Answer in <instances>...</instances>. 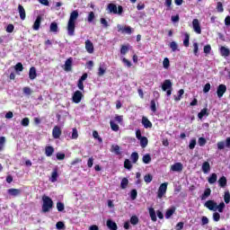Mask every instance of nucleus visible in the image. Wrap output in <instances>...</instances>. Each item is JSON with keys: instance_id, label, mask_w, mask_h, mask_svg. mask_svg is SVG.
Here are the masks:
<instances>
[{"instance_id": "nucleus-1", "label": "nucleus", "mask_w": 230, "mask_h": 230, "mask_svg": "<svg viewBox=\"0 0 230 230\" xmlns=\"http://www.w3.org/2000/svg\"><path fill=\"white\" fill-rule=\"evenodd\" d=\"M76 19H78V11L75 10L70 13V17L67 22L66 30L70 37L75 35V28H76Z\"/></svg>"}, {"instance_id": "nucleus-2", "label": "nucleus", "mask_w": 230, "mask_h": 230, "mask_svg": "<svg viewBox=\"0 0 230 230\" xmlns=\"http://www.w3.org/2000/svg\"><path fill=\"white\" fill-rule=\"evenodd\" d=\"M205 208H208L209 211H218V213H224L226 208V203L221 202L219 205L213 199H209L205 202Z\"/></svg>"}, {"instance_id": "nucleus-3", "label": "nucleus", "mask_w": 230, "mask_h": 230, "mask_svg": "<svg viewBox=\"0 0 230 230\" xmlns=\"http://www.w3.org/2000/svg\"><path fill=\"white\" fill-rule=\"evenodd\" d=\"M42 200V213H49V211L53 209V199L49 196H43Z\"/></svg>"}, {"instance_id": "nucleus-4", "label": "nucleus", "mask_w": 230, "mask_h": 230, "mask_svg": "<svg viewBox=\"0 0 230 230\" xmlns=\"http://www.w3.org/2000/svg\"><path fill=\"white\" fill-rule=\"evenodd\" d=\"M172 84L170 79H166L164 81L162 84V90L164 92H166L167 96H172Z\"/></svg>"}, {"instance_id": "nucleus-5", "label": "nucleus", "mask_w": 230, "mask_h": 230, "mask_svg": "<svg viewBox=\"0 0 230 230\" xmlns=\"http://www.w3.org/2000/svg\"><path fill=\"white\" fill-rule=\"evenodd\" d=\"M166 190H168V182H164L160 185L157 191L158 199H163L166 195Z\"/></svg>"}, {"instance_id": "nucleus-6", "label": "nucleus", "mask_w": 230, "mask_h": 230, "mask_svg": "<svg viewBox=\"0 0 230 230\" xmlns=\"http://www.w3.org/2000/svg\"><path fill=\"white\" fill-rule=\"evenodd\" d=\"M82 98H84V93L80 91H75L72 96V101L74 103H80L82 102Z\"/></svg>"}, {"instance_id": "nucleus-7", "label": "nucleus", "mask_w": 230, "mask_h": 230, "mask_svg": "<svg viewBox=\"0 0 230 230\" xmlns=\"http://www.w3.org/2000/svg\"><path fill=\"white\" fill-rule=\"evenodd\" d=\"M64 71L66 73H69L70 71H73V58H68L64 65Z\"/></svg>"}, {"instance_id": "nucleus-8", "label": "nucleus", "mask_w": 230, "mask_h": 230, "mask_svg": "<svg viewBox=\"0 0 230 230\" xmlns=\"http://www.w3.org/2000/svg\"><path fill=\"white\" fill-rule=\"evenodd\" d=\"M192 28L198 35H200L202 33V29L200 28V22H199V19H194L192 21Z\"/></svg>"}, {"instance_id": "nucleus-9", "label": "nucleus", "mask_w": 230, "mask_h": 230, "mask_svg": "<svg viewBox=\"0 0 230 230\" xmlns=\"http://www.w3.org/2000/svg\"><path fill=\"white\" fill-rule=\"evenodd\" d=\"M118 31H122V33H128V35H132V28L130 26L123 27L120 24L117 25Z\"/></svg>"}, {"instance_id": "nucleus-10", "label": "nucleus", "mask_w": 230, "mask_h": 230, "mask_svg": "<svg viewBox=\"0 0 230 230\" xmlns=\"http://www.w3.org/2000/svg\"><path fill=\"white\" fill-rule=\"evenodd\" d=\"M226 91H227V86H226V84H219L217 86V94L219 98H222V96L226 94Z\"/></svg>"}, {"instance_id": "nucleus-11", "label": "nucleus", "mask_w": 230, "mask_h": 230, "mask_svg": "<svg viewBox=\"0 0 230 230\" xmlns=\"http://www.w3.org/2000/svg\"><path fill=\"white\" fill-rule=\"evenodd\" d=\"M52 136L54 139L60 138V136H62V129H60V127L55 126L52 129Z\"/></svg>"}, {"instance_id": "nucleus-12", "label": "nucleus", "mask_w": 230, "mask_h": 230, "mask_svg": "<svg viewBox=\"0 0 230 230\" xmlns=\"http://www.w3.org/2000/svg\"><path fill=\"white\" fill-rule=\"evenodd\" d=\"M41 22H42V16L38 15L33 25H32V29L34 30V31H39V30H40Z\"/></svg>"}, {"instance_id": "nucleus-13", "label": "nucleus", "mask_w": 230, "mask_h": 230, "mask_svg": "<svg viewBox=\"0 0 230 230\" xmlns=\"http://www.w3.org/2000/svg\"><path fill=\"white\" fill-rule=\"evenodd\" d=\"M85 49L87 53H94V45L93 44V41H91L90 40H85Z\"/></svg>"}, {"instance_id": "nucleus-14", "label": "nucleus", "mask_w": 230, "mask_h": 230, "mask_svg": "<svg viewBox=\"0 0 230 230\" xmlns=\"http://www.w3.org/2000/svg\"><path fill=\"white\" fill-rule=\"evenodd\" d=\"M18 13L20 15V19L22 21H24L26 19V10L24 9V6L19 4L18 5Z\"/></svg>"}, {"instance_id": "nucleus-15", "label": "nucleus", "mask_w": 230, "mask_h": 230, "mask_svg": "<svg viewBox=\"0 0 230 230\" xmlns=\"http://www.w3.org/2000/svg\"><path fill=\"white\" fill-rule=\"evenodd\" d=\"M106 226L110 230H118V225L116 222L112 221V219H108L106 222Z\"/></svg>"}, {"instance_id": "nucleus-16", "label": "nucleus", "mask_w": 230, "mask_h": 230, "mask_svg": "<svg viewBox=\"0 0 230 230\" xmlns=\"http://www.w3.org/2000/svg\"><path fill=\"white\" fill-rule=\"evenodd\" d=\"M22 190L21 189H9L7 190V193L11 195L12 197H19L21 195Z\"/></svg>"}, {"instance_id": "nucleus-17", "label": "nucleus", "mask_w": 230, "mask_h": 230, "mask_svg": "<svg viewBox=\"0 0 230 230\" xmlns=\"http://www.w3.org/2000/svg\"><path fill=\"white\" fill-rule=\"evenodd\" d=\"M184 166L181 163H175L171 166L172 172H182Z\"/></svg>"}, {"instance_id": "nucleus-18", "label": "nucleus", "mask_w": 230, "mask_h": 230, "mask_svg": "<svg viewBox=\"0 0 230 230\" xmlns=\"http://www.w3.org/2000/svg\"><path fill=\"white\" fill-rule=\"evenodd\" d=\"M142 125L144 128H152V121L146 117H142Z\"/></svg>"}, {"instance_id": "nucleus-19", "label": "nucleus", "mask_w": 230, "mask_h": 230, "mask_svg": "<svg viewBox=\"0 0 230 230\" xmlns=\"http://www.w3.org/2000/svg\"><path fill=\"white\" fill-rule=\"evenodd\" d=\"M29 78L30 80H35L37 78V69L35 68V66L30 68Z\"/></svg>"}, {"instance_id": "nucleus-20", "label": "nucleus", "mask_w": 230, "mask_h": 230, "mask_svg": "<svg viewBox=\"0 0 230 230\" xmlns=\"http://www.w3.org/2000/svg\"><path fill=\"white\" fill-rule=\"evenodd\" d=\"M53 154H55V148L51 146H47L45 147V155H47V157H51Z\"/></svg>"}, {"instance_id": "nucleus-21", "label": "nucleus", "mask_w": 230, "mask_h": 230, "mask_svg": "<svg viewBox=\"0 0 230 230\" xmlns=\"http://www.w3.org/2000/svg\"><path fill=\"white\" fill-rule=\"evenodd\" d=\"M108 10L110 13H118V6L114 4H109Z\"/></svg>"}, {"instance_id": "nucleus-22", "label": "nucleus", "mask_w": 230, "mask_h": 230, "mask_svg": "<svg viewBox=\"0 0 230 230\" xmlns=\"http://www.w3.org/2000/svg\"><path fill=\"white\" fill-rule=\"evenodd\" d=\"M149 216L152 222H157V216L155 215V209H154V208H149Z\"/></svg>"}, {"instance_id": "nucleus-23", "label": "nucleus", "mask_w": 230, "mask_h": 230, "mask_svg": "<svg viewBox=\"0 0 230 230\" xmlns=\"http://www.w3.org/2000/svg\"><path fill=\"white\" fill-rule=\"evenodd\" d=\"M210 170H211V165L209 164V162H204L202 164V172L204 173H208L209 172Z\"/></svg>"}, {"instance_id": "nucleus-24", "label": "nucleus", "mask_w": 230, "mask_h": 230, "mask_svg": "<svg viewBox=\"0 0 230 230\" xmlns=\"http://www.w3.org/2000/svg\"><path fill=\"white\" fill-rule=\"evenodd\" d=\"M111 152H113L114 154H116V155H121L120 147L118 145H112Z\"/></svg>"}, {"instance_id": "nucleus-25", "label": "nucleus", "mask_w": 230, "mask_h": 230, "mask_svg": "<svg viewBox=\"0 0 230 230\" xmlns=\"http://www.w3.org/2000/svg\"><path fill=\"white\" fill-rule=\"evenodd\" d=\"M138 140L140 141V146L142 148H146V146H148V138L146 137H142Z\"/></svg>"}, {"instance_id": "nucleus-26", "label": "nucleus", "mask_w": 230, "mask_h": 230, "mask_svg": "<svg viewBox=\"0 0 230 230\" xmlns=\"http://www.w3.org/2000/svg\"><path fill=\"white\" fill-rule=\"evenodd\" d=\"M218 184L220 188H226V186H227V178H226V176L219 178Z\"/></svg>"}, {"instance_id": "nucleus-27", "label": "nucleus", "mask_w": 230, "mask_h": 230, "mask_svg": "<svg viewBox=\"0 0 230 230\" xmlns=\"http://www.w3.org/2000/svg\"><path fill=\"white\" fill-rule=\"evenodd\" d=\"M142 161H143L144 164H150V163H152V156H150V154H146L142 157Z\"/></svg>"}, {"instance_id": "nucleus-28", "label": "nucleus", "mask_w": 230, "mask_h": 230, "mask_svg": "<svg viewBox=\"0 0 230 230\" xmlns=\"http://www.w3.org/2000/svg\"><path fill=\"white\" fill-rule=\"evenodd\" d=\"M220 54H221V57H229L230 50H229V49H227L226 47H221L220 48Z\"/></svg>"}, {"instance_id": "nucleus-29", "label": "nucleus", "mask_w": 230, "mask_h": 230, "mask_svg": "<svg viewBox=\"0 0 230 230\" xmlns=\"http://www.w3.org/2000/svg\"><path fill=\"white\" fill-rule=\"evenodd\" d=\"M211 196V189L207 188L203 194L201 195V200H206V199H208V197Z\"/></svg>"}, {"instance_id": "nucleus-30", "label": "nucleus", "mask_w": 230, "mask_h": 230, "mask_svg": "<svg viewBox=\"0 0 230 230\" xmlns=\"http://www.w3.org/2000/svg\"><path fill=\"white\" fill-rule=\"evenodd\" d=\"M58 179V171L57 169H54L51 173L50 181L51 182H57Z\"/></svg>"}, {"instance_id": "nucleus-31", "label": "nucleus", "mask_w": 230, "mask_h": 230, "mask_svg": "<svg viewBox=\"0 0 230 230\" xmlns=\"http://www.w3.org/2000/svg\"><path fill=\"white\" fill-rule=\"evenodd\" d=\"M204 116H209V113L208 112V108H204L200 111L199 113H198L199 119H202Z\"/></svg>"}, {"instance_id": "nucleus-32", "label": "nucleus", "mask_w": 230, "mask_h": 230, "mask_svg": "<svg viewBox=\"0 0 230 230\" xmlns=\"http://www.w3.org/2000/svg\"><path fill=\"white\" fill-rule=\"evenodd\" d=\"M50 31L52 33H58V24L57 22H53L50 23Z\"/></svg>"}, {"instance_id": "nucleus-33", "label": "nucleus", "mask_w": 230, "mask_h": 230, "mask_svg": "<svg viewBox=\"0 0 230 230\" xmlns=\"http://www.w3.org/2000/svg\"><path fill=\"white\" fill-rule=\"evenodd\" d=\"M130 49V45H122L120 48V55H126L128 53V50Z\"/></svg>"}, {"instance_id": "nucleus-34", "label": "nucleus", "mask_w": 230, "mask_h": 230, "mask_svg": "<svg viewBox=\"0 0 230 230\" xmlns=\"http://www.w3.org/2000/svg\"><path fill=\"white\" fill-rule=\"evenodd\" d=\"M184 37L183 46H185V48H190V33L185 32Z\"/></svg>"}, {"instance_id": "nucleus-35", "label": "nucleus", "mask_w": 230, "mask_h": 230, "mask_svg": "<svg viewBox=\"0 0 230 230\" xmlns=\"http://www.w3.org/2000/svg\"><path fill=\"white\" fill-rule=\"evenodd\" d=\"M110 127L113 132H118L119 130V126L114 122V120L110 121Z\"/></svg>"}, {"instance_id": "nucleus-36", "label": "nucleus", "mask_w": 230, "mask_h": 230, "mask_svg": "<svg viewBox=\"0 0 230 230\" xmlns=\"http://www.w3.org/2000/svg\"><path fill=\"white\" fill-rule=\"evenodd\" d=\"M127 186H128V179L123 178L120 181L121 190H127Z\"/></svg>"}, {"instance_id": "nucleus-37", "label": "nucleus", "mask_w": 230, "mask_h": 230, "mask_svg": "<svg viewBox=\"0 0 230 230\" xmlns=\"http://www.w3.org/2000/svg\"><path fill=\"white\" fill-rule=\"evenodd\" d=\"M217 179H218L217 173H212L208 179V181L209 182V184H215V182H217Z\"/></svg>"}, {"instance_id": "nucleus-38", "label": "nucleus", "mask_w": 230, "mask_h": 230, "mask_svg": "<svg viewBox=\"0 0 230 230\" xmlns=\"http://www.w3.org/2000/svg\"><path fill=\"white\" fill-rule=\"evenodd\" d=\"M131 161L134 164H136V163H137V161H139V154H137V152H133L131 154Z\"/></svg>"}, {"instance_id": "nucleus-39", "label": "nucleus", "mask_w": 230, "mask_h": 230, "mask_svg": "<svg viewBox=\"0 0 230 230\" xmlns=\"http://www.w3.org/2000/svg\"><path fill=\"white\" fill-rule=\"evenodd\" d=\"M144 181H145V182H146V184H150V182H152V181H154V176H152V174H150V173L146 174L144 176Z\"/></svg>"}, {"instance_id": "nucleus-40", "label": "nucleus", "mask_w": 230, "mask_h": 230, "mask_svg": "<svg viewBox=\"0 0 230 230\" xmlns=\"http://www.w3.org/2000/svg\"><path fill=\"white\" fill-rule=\"evenodd\" d=\"M130 199L131 200H136L137 199V190L133 189L130 190Z\"/></svg>"}, {"instance_id": "nucleus-41", "label": "nucleus", "mask_w": 230, "mask_h": 230, "mask_svg": "<svg viewBox=\"0 0 230 230\" xmlns=\"http://www.w3.org/2000/svg\"><path fill=\"white\" fill-rule=\"evenodd\" d=\"M6 143V137H0V152H3L4 149V144Z\"/></svg>"}, {"instance_id": "nucleus-42", "label": "nucleus", "mask_w": 230, "mask_h": 230, "mask_svg": "<svg viewBox=\"0 0 230 230\" xmlns=\"http://www.w3.org/2000/svg\"><path fill=\"white\" fill-rule=\"evenodd\" d=\"M124 168H126V170H132V163L130 162V160L126 159L124 161Z\"/></svg>"}, {"instance_id": "nucleus-43", "label": "nucleus", "mask_w": 230, "mask_h": 230, "mask_svg": "<svg viewBox=\"0 0 230 230\" xmlns=\"http://www.w3.org/2000/svg\"><path fill=\"white\" fill-rule=\"evenodd\" d=\"M173 213H175V208L168 209L165 213V218H171Z\"/></svg>"}, {"instance_id": "nucleus-44", "label": "nucleus", "mask_w": 230, "mask_h": 230, "mask_svg": "<svg viewBox=\"0 0 230 230\" xmlns=\"http://www.w3.org/2000/svg\"><path fill=\"white\" fill-rule=\"evenodd\" d=\"M93 137H94V139H97L99 143H103V139L102 138V137H100V135L98 134V131L94 130L93 132Z\"/></svg>"}, {"instance_id": "nucleus-45", "label": "nucleus", "mask_w": 230, "mask_h": 230, "mask_svg": "<svg viewBox=\"0 0 230 230\" xmlns=\"http://www.w3.org/2000/svg\"><path fill=\"white\" fill-rule=\"evenodd\" d=\"M130 223L132 226H137V224H139V218L137 216H132L130 218Z\"/></svg>"}, {"instance_id": "nucleus-46", "label": "nucleus", "mask_w": 230, "mask_h": 230, "mask_svg": "<svg viewBox=\"0 0 230 230\" xmlns=\"http://www.w3.org/2000/svg\"><path fill=\"white\" fill-rule=\"evenodd\" d=\"M22 127H29L30 126V119L28 117L24 118L21 121Z\"/></svg>"}, {"instance_id": "nucleus-47", "label": "nucleus", "mask_w": 230, "mask_h": 230, "mask_svg": "<svg viewBox=\"0 0 230 230\" xmlns=\"http://www.w3.org/2000/svg\"><path fill=\"white\" fill-rule=\"evenodd\" d=\"M57 209H58V211L62 212V211H64V209H66V206L64 205L63 202L58 201L57 203Z\"/></svg>"}, {"instance_id": "nucleus-48", "label": "nucleus", "mask_w": 230, "mask_h": 230, "mask_svg": "<svg viewBox=\"0 0 230 230\" xmlns=\"http://www.w3.org/2000/svg\"><path fill=\"white\" fill-rule=\"evenodd\" d=\"M14 69H15V71L22 72V71H24V66H22V63H17L14 66Z\"/></svg>"}, {"instance_id": "nucleus-49", "label": "nucleus", "mask_w": 230, "mask_h": 230, "mask_svg": "<svg viewBox=\"0 0 230 230\" xmlns=\"http://www.w3.org/2000/svg\"><path fill=\"white\" fill-rule=\"evenodd\" d=\"M72 139H78V129L76 128H74L72 129Z\"/></svg>"}, {"instance_id": "nucleus-50", "label": "nucleus", "mask_w": 230, "mask_h": 230, "mask_svg": "<svg viewBox=\"0 0 230 230\" xmlns=\"http://www.w3.org/2000/svg\"><path fill=\"white\" fill-rule=\"evenodd\" d=\"M198 143H199V146H206V143H208V141L206 140V138L205 137H199V139H198Z\"/></svg>"}, {"instance_id": "nucleus-51", "label": "nucleus", "mask_w": 230, "mask_h": 230, "mask_svg": "<svg viewBox=\"0 0 230 230\" xmlns=\"http://www.w3.org/2000/svg\"><path fill=\"white\" fill-rule=\"evenodd\" d=\"M196 145H197V139L192 138L189 145L190 150H193V148H195Z\"/></svg>"}, {"instance_id": "nucleus-52", "label": "nucleus", "mask_w": 230, "mask_h": 230, "mask_svg": "<svg viewBox=\"0 0 230 230\" xmlns=\"http://www.w3.org/2000/svg\"><path fill=\"white\" fill-rule=\"evenodd\" d=\"M224 200H225L226 204H229V202H230V193H229V191L225 192Z\"/></svg>"}, {"instance_id": "nucleus-53", "label": "nucleus", "mask_w": 230, "mask_h": 230, "mask_svg": "<svg viewBox=\"0 0 230 230\" xmlns=\"http://www.w3.org/2000/svg\"><path fill=\"white\" fill-rule=\"evenodd\" d=\"M217 10L220 13H222V12H224V4H222V2H217Z\"/></svg>"}, {"instance_id": "nucleus-54", "label": "nucleus", "mask_w": 230, "mask_h": 230, "mask_svg": "<svg viewBox=\"0 0 230 230\" xmlns=\"http://www.w3.org/2000/svg\"><path fill=\"white\" fill-rule=\"evenodd\" d=\"M193 48H194V49H193L194 55H195L196 57H199V43L194 42V43H193Z\"/></svg>"}, {"instance_id": "nucleus-55", "label": "nucleus", "mask_w": 230, "mask_h": 230, "mask_svg": "<svg viewBox=\"0 0 230 230\" xmlns=\"http://www.w3.org/2000/svg\"><path fill=\"white\" fill-rule=\"evenodd\" d=\"M163 66L164 69H168V67H170V59H168V58L164 59Z\"/></svg>"}, {"instance_id": "nucleus-56", "label": "nucleus", "mask_w": 230, "mask_h": 230, "mask_svg": "<svg viewBox=\"0 0 230 230\" xmlns=\"http://www.w3.org/2000/svg\"><path fill=\"white\" fill-rule=\"evenodd\" d=\"M23 93L24 94H27V96H30V94H31L33 92L31 91V88L25 86L23 87Z\"/></svg>"}, {"instance_id": "nucleus-57", "label": "nucleus", "mask_w": 230, "mask_h": 230, "mask_svg": "<svg viewBox=\"0 0 230 230\" xmlns=\"http://www.w3.org/2000/svg\"><path fill=\"white\" fill-rule=\"evenodd\" d=\"M56 227H57V229H66V225L64 224V222L58 221L56 224Z\"/></svg>"}, {"instance_id": "nucleus-58", "label": "nucleus", "mask_w": 230, "mask_h": 230, "mask_svg": "<svg viewBox=\"0 0 230 230\" xmlns=\"http://www.w3.org/2000/svg\"><path fill=\"white\" fill-rule=\"evenodd\" d=\"M101 24H102L103 28H109V22L105 18H101Z\"/></svg>"}, {"instance_id": "nucleus-59", "label": "nucleus", "mask_w": 230, "mask_h": 230, "mask_svg": "<svg viewBox=\"0 0 230 230\" xmlns=\"http://www.w3.org/2000/svg\"><path fill=\"white\" fill-rule=\"evenodd\" d=\"M150 109H151L152 112H156L157 111V107L155 106V100L151 101Z\"/></svg>"}, {"instance_id": "nucleus-60", "label": "nucleus", "mask_w": 230, "mask_h": 230, "mask_svg": "<svg viewBox=\"0 0 230 230\" xmlns=\"http://www.w3.org/2000/svg\"><path fill=\"white\" fill-rule=\"evenodd\" d=\"M13 30H15V27L13 24H8L6 27L7 33H13Z\"/></svg>"}, {"instance_id": "nucleus-61", "label": "nucleus", "mask_w": 230, "mask_h": 230, "mask_svg": "<svg viewBox=\"0 0 230 230\" xmlns=\"http://www.w3.org/2000/svg\"><path fill=\"white\" fill-rule=\"evenodd\" d=\"M122 62L125 64V66H127V67H132V62L126 58H123Z\"/></svg>"}, {"instance_id": "nucleus-62", "label": "nucleus", "mask_w": 230, "mask_h": 230, "mask_svg": "<svg viewBox=\"0 0 230 230\" xmlns=\"http://www.w3.org/2000/svg\"><path fill=\"white\" fill-rule=\"evenodd\" d=\"M204 53L209 55L211 53V45H206L203 49Z\"/></svg>"}, {"instance_id": "nucleus-63", "label": "nucleus", "mask_w": 230, "mask_h": 230, "mask_svg": "<svg viewBox=\"0 0 230 230\" xmlns=\"http://www.w3.org/2000/svg\"><path fill=\"white\" fill-rule=\"evenodd\" d=\"M170 48L172 49V51H175L179 46L177 45V43L175 41H172L170 43Z\"/></svg>"}, {"instance_id": "nucleus-64", "label": "nucleus", "mask_w": 230, "mask_h": 230, "mask_svg": "<svg viewBox=\"0 0 230 230\" xmlns=\"http://www.w3.org/2000/svg\"><path fill=\"white\" fill-rule=\"evenodd\" d=\"M88 22H93L94 21V12H90L88 14Z\"/></svg>"}]
</instances>
